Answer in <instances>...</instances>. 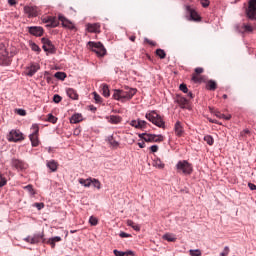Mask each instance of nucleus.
Wrapping results in <instances>:
<instances>
[{
  "instance_id": "obj_1",
  "label": "nucleus",
  "mask_w": 256,
  "mask_h": 256,
  "mask_svg": "<svg viewBox=\"0 0 256 256\" xmlns=\"http://www.w3.org/2000/svg\"><path fill=\"white\" fill-rule=\"evenodd\" d=\"M136 93L137 89L126 86L124 87V89L114 90L112 97L116 101H130V99H133V97H135Z\"/></svg>"
},
{
  "instance_id": "obj_2",
  "label": "nucleus",
  "mask_w": 256,
  "mask_h": 256,
  "mask_svg": "<svg viewBox=\"0 0 256 256\" xmlns=\"http://www.w3.org/2000/svg\"><path fill=\"white\" fill-rule=\"evenodd\" d=\"M176 170L180 175H191V173H193V164L189 163L187 160H180L176 164Z\"/></svg>"
},
{
  "instance_id": "obj_3",
  "label": "nucleus",
  "mask_w": 256,
  "mask_h": 256,
  "mask_svg": "<svg viewBox=\"0 0 256 256\" xmlns=\"http://www.w3.org/2000/svg\"><path fill=\"white\" fill-rule=\"evenodd\" d=\"M146 119H148L150 123H153V125H156V127H160V129H165V121H163V118L161 117V115L157 114V112L152 111L150 113H147Z\"/></svg>"
},
{
  "instance_id": "obj_4",
  "label": "nucleus",
  "mask_w": 256,
  "mask_h": 256,
  "mask_svg": "<svg viewBox=\"0 0 256 256\" xmlns=\"http://www.w3.org/2000/svg\"><path fill=\"white\" fill-rule=\"evenodd\" d=\"M88 47L98 55V57H105L107 55V49H105V46H103V43L101 42H88Z\"/></svg>"
},
{
  "instance_id": "obj_5",
  "label": "nucleus",
  "mask_w": 256,
  "mask_h": 256,
  "mask_svg": "<svg viewBox=\"0 0 256 256\" xmlns=\"http://www.w3.org/2000/svg\"><path fill=\"white\" fill-rule=\"evenodd\" d=\"M0 65L3 67H9L11 65V58H9V52L3 42H0Z\"/></svg>"
},
{
  "instance_id": "obj_6",
  "label": "nucleus",
  "mask_w": 256,
  "mask_h": 256,
  "mask_svg": "<svg viewBox=\"0 0 256 256\" xmlns=\"http://www.w3.org/2000/svg\"><path fill=\"white\" fill-rule=\"evenodd\" d=\"M140 139H143L146 143H161L164 141L165 137L163 135L147 134L142 133L138 134Z\"/></svg>"
},
{
  "instance_id": "obj_7",
  "label": "nucleus",
  "mask_w": 256,
  "mask_h": 256,
  "mask_svg": "<svg viewBox=\"0 0 256 256\" xmlns=\"http://www.w3.org/2000/svg\"><path fill=\"white\" fill-rule=\"evenodd\" d=\"M31 131L32 133L29 135V139L32 143V147H39V125L33 124Z\"/></svg>"
},
{
  "instance_id": "obj_8",
  "label": "nucleus",
  "mask_w": 256,
  "mask_h": 256,
  "mask_svg": "<svg viewBox=\"0 0 256 256\" xmlns=\"http://www.w3.org/2000/svg\"><path fill=\"white\" fill-rule=\"evenodd\" d=\"M26 243H30V245H37V243H45V233L41 232L38 234H34L33 237L28 236L24 238Z\"/></svg>"
},
{
  "instance_id": "obj_9",
  "label": "nucleus",
  "mask_w": 256,
  "mask_h": 256,
  "mask_svg": "<svg viewBox=\"0 0 256 256\" xmlns=\"http://www.w3.org/2000/svg\"><path fill=\"white\" fill-rule=\"evenodd\" d=\"M25 137H23V133L19 130H12L8 135V141L17 143V141H23Z\"/></svg>"
},
{
  "instance_id": "obj_10",
  "label": "nucleus",
  "mask_w": 256,
  "mask_h": 256,
  "mask_svg": "<svg viewBox=\"0 0 256 256\" xmlns=\"http://www.w3.org/2000/svg\"><path fill=\"white\" fill-rule=\"evenodd\" d=\"M185 10L189 14V16H187L188 21H201V16H199V13H197L195 9L186 5Z\"/></svg>"
},
{
  "instance_id": "obj_11",
  "label": "nucleus",
  "mask_w": 256,
  "mask_h": 256,
  "mask_svg": "<svg viewBox=\"0 0 256 256\" xmlns=\"http://www.w3.org/2000/svg\"><path fill=\"white\" fill-rule=\"evenodd\" d=\"M41 43L43 44L42 49L46 53H55V46L53 45V42L49 40V38H42Z\"/></svg>"
},
{
  "instance_id": "obj_12",
  "label": "nucleus",
  "mask_w": 256,
  "mask_h": 256,
  "mask_svg": "<svg viewBox=\"0 0 256 256\" xmlns=\"http://www.w3.org/2000/svg\"><path fill=\"white\" fill-rule=\"evenodd\" d=\"M41 69V66L37 63H32L28 67H26L25 73L28 77H33L37 71Z\"/></svg>"
},
{
  "instance_id": "obj_13",
  "label": "nucleus",
  "mask_w": 256,
  "mask_h": 256,
  "mask_svg": "<svg viewBox=\"0 0 256 256\" xmlns=\"http://www.w3.org/2000/svg\"><path fill=\"white\" fill-rule=\"evenodd\" d=\"M24 13L28 15V17H37V15H39V8H37V6H25Z\"/></svg>"
},
{
  "instance_id": "obj_14",
  "label": "nucleus",
  "mask_w": 256,
  "mask_h": 256,
  "mask_svg": "<svg viewBox=\"0 0 256 256\" xmlns=\"http://www.w3.org/2000/svg\"><path fill=\"white\" fill-rule=\"evenodd\" d=\"M28 33H30V35H34V37H42L43 36V27L30 26V27H28Z\"/></svg>"
},
{
  "instance_id": "obj_15",
  "label": "nucleus",
  "mask_w": 256,
  "mask_h": 256,
  "mask_svg": "<svg viewBox=\"0 0 256 256\" xmlns=\"http://www.w3.org/2000/svg\"><path fill=\"white\" fill-rule=\"evenodd\" d=\"M130 125L131 127H135V129H147V121L145 120H132Z\"/></svg>"
},
{
  "instance_id": "obj_16",
  "label": "nucleus",
  "mask_w": 256,
  "mask_h": 256,
  "mask_svg": "<svg viewBox=\"0 0 256 256\" xmlns=\"http://www.w3.org/2000/svg\"><path fill=\"white\" fill-rule=\"evenodd\" d=\"M59 21H61L62 26L66 29H75V25L69 21V19L65 18V16L59 14L58 16Z\"/></svg>"
},
{
  "instance_id": "obj_17",
  "label": "nucleus",
  "mask_w": 256,
  "mask_h": 256,
  "mask_svg": "<svg viewBox=\"0 0 256 256\" xmlns=\"http://www.w3.org/2000/svg\"><path fill=\"white\" fill-rule=\"evenodd\" d=\"M44 22L48 23L47 27H59V18L57 19V17L49 16L47 19H44Z\"/></svg>"
},
{
  "instance_id": "obj_18",
  "label": "nucleus",
  "mask_w": 256,
  "mask_h": 256,
  "mask_svg": "<svg viewBox=\"0 0 256 256\" xmlns=\"http://www.w3.org/2000/svg\"><path fill=\"white\" fill-rule=\"evenodd\" d=\"M174 133L177 137H183L185 130L183 129V124L177 121L174 125Z\"/></svg>"
},
{
  "instance_id": "obj_19",
  "label": "nucleus",
  "mask_w": 256,
  "mask_h": 256,
  "mask_svg": "<svg viewBox=\"0 0 256 256\" xmlns=\"http://www.w3.org/2000/svg\"><path fill=\"white\" fill-rule=\"evenodd\" d=\"M87 30L89 33H101V25L98 23L88 24Z\"/></svg>"
},
{
  "instance_id": "obj_20",
  "label": "nucleus",
  "mask_w": 256,
  "mask_h": 256,
  "mask_svg": "<svg viewBox=\"0 0 256 256\" xmlns=\"http://www.w3.org/2000/svg\"><path fill=\"white\" fill-rule=\"evenodd\" d=\"M176 101L178 105H180L181 109H187V107H189V100H187L185 97L180 96Z\"/></svg>"
},
{
  "instance_id": "obj_21",
  "label": "nucleus",
  "mask_w": 256,
  "mask_h": 256,
  "mask_svg": "<svg viewBox=\"0 0 256 256\" xmlns=\"http://www.w3.org/2000/svg\"><path fill=\"white\" fill-rule=\"evenodd\" d=\"M12 165L15 167V169H19L20 171H22V169H25V162L19 159H12Z\"/></svg>"
},
{
  "instance_id": "obj_22",
  "label": "nucleus",
  "mask_w": 256,
  "mask_h": 256,
  "mask_svg": "<svg viewBox=\"0 0 256 256\" xmlns=\"http://www.w3.org/2000/svg\"><path fill=\"white\" fill-rule=\"evenodd\" d=\"M66 93H67L68 97H70V99H74V100L79 99V94H77V91L73 88H68L66 90Z\"/></svg>"
},
{
  "instance_id": "obj_23",
  "label": "nucleus",
  "mask_w": 256,
  "mask_h": 256,
  "mask_svg": "<svg viewBox=\"0 0 256 256\" xmlns=\"http://www.w3.org/2000/svg\"><path fill=\"white\" fill-rule=\"evenodd\" d=\"M206 89L208 91H215L217 89V82H215L214 80H209L206 83Z\"/></svg>"
},
{
  "instance_id": "obj_24",
  "label": "nucleus",
  "mask_w": 256,
  "mask_h": 256,
  "mask_svg": "<svg viewBox=\"0 0 256 256\" xmlns=\"http://www.w3.org/2000/svg\"><path fill=\"white\" fill-rule=\"evenodd\" d=\"M162 239L165 241H169L170 243H175L177 241V237H175V234H164Z\"/></svg>"
},
{
  "instance_id": "obj_25",
  "label": "nucleus",
  "mask_w": 256,
  "mask_h": 256,
  "mask_svg": "<svg viewBox=\"0 0 256 256\" xmlns=\"http://www.w3.org/2000/svg\"><path fill=\"white\" fill-rule=\"evenodd\" d=\"M81 121H83V116L81 114H74L70 119V123L73 124L81 123Z\"/></svg>"
},
{
  "instance_id": "obj_26",
  "label": "nucleus",
  "mask_w": 256,
  "mask_h": 256,
  "mask_svg": "<svg viewBox=\"0 0 256 256\" xmlns=\"http://www.w3.org/2000/svg\"><path fill=\"white\" fill-rule=\"evenodd\" d=\"M61 241V237L55 236L53 238L48 239L47 243L51 246L52 249H55V243H59Z\"/></svg>"
},
{
  "instance_id": "obj_27",
  "label": "nucleus",
  "mask_w": 256,
  "mask_h": 256,
  "mask_svg": "<svg viewBox=\"0 0 256 256\" xmlns=\"http://www.w3.org/2000/svg\"><path fill=\"white\" fill-rule=\"evenodd\" d=\"M113 253L115 256H131V255H134L133 251H126V252H123V251H119L117 249L113 250Z\"/></svg>"
},
{
  "instance_id": "obj_28",
  "label": "nucleus",
  "mask_w": 256,
  "mask_h": 256,
  "mask_svg": "<svg viewBox=\"0 0 256 256\" xmlns=\"http://www.w3.org/2000/svg\"><path fill=\"white\" fill-rule=\"evenodd\" d=\"M109 123H112L113 125H117V123H121V117L111 115L110 117H107Z\"/></svg>"
},
{
  "instance_id": "obj_29",
  "label": "nucleus",
  "mask_w": 256,
  "mask_h": 256,
  "mask_svg": "<svg viewBox=\"0 0 256 256\" xmlns=\"http://www.w3.org/2000/svg\"><path fill=\"white\" fill-rule=\"evenodd\" d=\"M191 80L193 81V83H203V81H205L201 74H192Z\"/></svg>"
},
{
  "instance_id": "obj_30",
  "label": "nucleus",
  "mask_w": 256,
  "mask_h": 256,
  "mask_svg": "<svg viewBox=\"0 0 256 256\" xmlns=\"http://www.w3.org/2000/svg\"><path fill=\"white\" fill-rule=\"evenodd\" d=\"M126 224L128 227H132L134 231H141V226L137 225L135 222H133V220H127Z\"/></svg>"
},
{
  "instance_id": "obj_31",
  "label": "nucleus",
  "mask_w": 256,
  "mask_h": 256,
  "mask_svg": "<svg viewBox=\"0 0 256 256\" xmlns=\"http://www.w3.org/2000/svg\"><path fill=\"white\" fill-rule=\"evenodd\" d=\"M47 167L50 168L51 171L55 172L57 171V167H59V165L57 162H55V160H51L47 162Z\"/></svg>"
},
{
  "instance_id": "obj_32",
  "label": "nucleus",
  "mask_w": 256,
  "mask_h": 256,
  "mask_svg": "<svg viewBox=\"0 0 256 256\" xmlns=\"http://www.w3.org/2000/svg\"><path fill=\"white\" fill-rule=\"evenodd\" d=\"M215 115L218 117V119H224L225 121H229L231 119V114L225 115L219 111H216Z\"/></svg>"
},
{
  "instance_id": "obj_33",
  "label": "nucleus",
  "mask_w": 256,
  "mask_h": 256,
  "mask_svg": "<svg viewBox=\"0 0 256 256\" xmlns=\"http://www.w3.org/2000/svg\"><path fill=\"white\" fill-rule=\"evenodd\" d=\"M78 181L80 185H83L84 187H91V178H88V179L80 178Z\"/></svg>"
},
{
  "instance_id": "obj_34",
  "label": "nucleus",
  "mask_w": 256,
  "mask_h": 256,
  "mask_svg": "<svg viewBox=\"0 0 256 256\" xmlns=\"http://www.w3.org/2000/svg\"><path fill=\"white\" fill-rule=\"evenodd\" d=\"M54 77L56 79H59L60 81H65V79L67 78V74L65 72H56L54 74Z\"/></svg>"
},
{
  "instance_id": "obj_35",
  "label": "nucleus",
  "mask_w": 256,
  "mask_h": 256,
  "mask_svg": "<svg viewBox=\"0 0 256 256\" xmlns=\"http://www.w3.org/2000/svg\"><path fill=\"white\" fill-rule=\"evenodd\" d=\"M102 95L105 97H110L111 93L109 91V86L107 84L102 85Z\"/></svg>"
},
{
  "instance_id": "obj_36",
  "label": "nucleus",
  "mask_w": 256,
  "mask_h": 256,
  "mask_svg": "<svg viewBox=\"0 0 256 256\" xmlns=\"http://www.w3.org/2000/svg\"><path fill=\"white\" fill-rule=\"evenodd\" d=\"M156 55L161 59H165L167 57V54L165 53V50H163V49H157Z\"/></svg>"
},
{
  "instance_id": "obj_37",
  "label": "nucleus",
  "mask_w": 256,
  "mask_h": 256,
  "mask_svg": "<svg viewBox=\"0 0 256 256\" xmlns=\"http://www.w3.org/2000/svg\"><path fill=\"white\" fill-rule=\"evenodd\" d=\"M204 141L207 143V145H213V143H215V140L211 135L204 136Z\"/></svg>"
},
{
  "instance_id": "obj_38",
  "label": "nucleus",
  "mask_w": 256,
  "mask_h": 256,
  "mask_svg": "<svg viewBox=\"0 0 256 256\" xmlns=\"http://www.w3.org/2000/svg\"><path fill=\"white\" fill-rule=\"evenodd\" d=\"M91 184L93 187H96V189H101V182L98 179H91Z\"/></svg>"
},
{
  "instance_id": "obj_39",
  "label": "nucleus",
  "mask_w": 256,
  "mask_h": 256,
  "mask_svg": "<svg viewBox=\"0 0 256 256\" xmlns=\"http://www.w3.org/2000/svg\"><path fill=\"white\" fill-rule=\"evenodd\" d=\"M154 167H157L158 169H164L165 164H163L160 159H156L154 161Z\"/></svg>"
},
{
  "instance_id": "obj_40",
  "label": "nucleus",
  "mask_w": 256,
  "mask_h": 256,
  "mask_svg": "<svg viewBox=\"0 0 256 256\" xmlns=\"http://www.w3.org/2000/svg\"><path fill=\"white\" fill-rule=\"evenodd\" d=\"M30 47H31L32 51H35L36 53H41V48L39 47V45H37L35 43H31Z\"/></svg>"
},
{
  "instance_id": "obj_41",
  "label": "nucleus",
  "mask_w": 256,
  "mask_h": 256,
  "mask_svg": "<svg viewBox=\"0 0 256 256\" xmlns=\"http://www.w3.org/2000/svg\"><path fill=\"white\" fill-rule=\"evenodd\" d=\"M243 29L246 33H253V26L250 24H243Z\"/></svg>"
},
{
  "instance_id": "obj_42",
  "label": "nucleus",
  "mask_w": 256,
  "mask_h": 256,
  "mask_svg": "<svg viewBox=\"0 0 256 256\" xmlns=\"http://www.w3.org/2000/svg\"><path fill=\"white\" fill-rule=\"evenodd\" d=\"M7 185V178L0 173V188L5 187Z\"/></svg>"
},
{
  "instance_id": "obj_43",
  "label": "nucleus",
  "mask_w": 256,
  "mask_h": 256,
  "mask_svg": "<svg viewBox=\"0 0 256 256\" xmlns=\"http://www.w3.org/2000/svg\"><path fill=\"white\" fill-rule=\"evenodd\" d=\"M189 255L190 256H201L202 252L199 249L196 250H189Z\"/></svg>"
},
{
  "instance_id": "obj_44",
  "label": "nucleus",
  "mask_w": 256,
  "mask_h": 256,
  "mask_svg": "<svg viewBox=\"0 0 256 256\" xmlns=\"http://www.w3.org/2000/svg\"><path fill=\"white\" fill-rule=\"evenodd\" d=\"M24 189L26 191H28V193H30V195H35V190L33 189V185L29 184V185L25 186Z\"/></svg>"
},
{
  "instance_id": "obj_45",
  "label": "nucleus",
  "mask_w": 256,
  "mask_h": 256,
  "mask_svg": "<svg viewBox=\"0 0 256 256\" xmlns=\"http://www.w3.org/2000/svg\"><path fill=\"white\" fill-rule=\"evenodd\" d=\"M48 121L49 123H57V117H55L53 114H48Z\"/></svg>"
},
{
  "instance_id": "obj_46",
  "label": "nucleus",
  "mask_w": 256,
  "mask_h": 256,
  "mask_svg": "<svg viewBox=\"0 0 256 256\" xmlns=\"http://www.w3.org/2000/svg\"><path fill=\"white\" fill-rule=\"evenodd\" d=\"M89 223H90V225L95 226V225H97V223H99V220H97L96 217L91 216L90 219H89Z\"/></svg>"
},
{
  "instance_id": "obj_47",
  "label": "nucleus",
  "mask_w": 256,
  "mask_h": 256,
  "mask_svg": "<svg viewBox=\"0 0 256 256\" xmlns=\"http://www.w3.org/2000/svg\"><path fill=\"white\" fill-rule=\"evenodd\" d=\"M93 95H94V101L96 103H101V101H102L101 96L99 94H97V92H93Z\"/></svg>"
},
{
  "instance_id": "obj_48",
  "label": "nucleus",
  "mask_w": 256,
  "mask_h": 256,
  "mask_svg": "<svg viewBox=\"0 0 256 256\" xmlns=\"http://www.w3.org/2000/svg\"><path fill=\"white\" fill-rule=\"evenodd\" d=\"M204 71L205 69H203L202 67L195 68L193 75H201V73H203Z\"/></svg>"
},
{
  "instance_id": "obj_49",
  "label": "nucleus",
  "mask_w": 256,
  "mask_h": 256,
  "mask_svg": "<svg viewBox=\"0 0 256 256\" xmlns=\"http://www.w3.org/2000/svg\"><path fill=\"white\" fill-rule=\"evenodd\" d=\"M200 3L204 8H207L209 7V5H211V2L209 0H200Z\"/></svg>"
},
{
  "instance_id": "obj_50",
  "label": "nucleus",
  "mask_w": 256,
  "mask_h": 256,
  "mask_svg": "<svg viewBox=\"0 0 256 256\" xmlns=\"http://www.w3.org/2000/svg\"><path fill=\"white\" fill-rule=\"evenodd\" d=\"M144 43L151 45V47H155V45H157V43H155L153 40H150L149 38H145Z\"/></svg>"
},
{
  "instance_id": "obj_51",
  "label": "nucleus",
  "mask_w": 256,
  "mask_h": 256,
  "mask_svg": "<svg viewBox=\"0 0 256 256\" xmlns=\"http://www.w3.org/2000/svg\"><path fill=\"white\" fill-rule=\"evenodd\" d=\"M61 96H59V94H55L54 96H53V101H54V103H61Z\"/></svg>"
},
{
  "instance_id": "obj_52",
  "label": "nucleus",
  "mask_w": 256,
  "mask_h": 256,
  "mask_svg": "<svg viewBox=\"0 0 256 256\" xmlns=\"http://www.w3.org/2000/svg\"><path fill=\"white\" fill-rule=\"evenodd\" d=\"M229 251H230V249H229L228 246L224 247V250H223L222 253H220V256H227V255H229Z\"/></svg>"
},
{
  "instance_id": "obj_53",
  "label": "nucleus",
  "mask_w": 256,
  "mask_h": 256,
  "mask_svg": "<svg viewBox=\"0 0 256 256\" xmlns=\"http://www.w3.org/2000/svg\"><path fill=\"white\" fill-rule=\"evenodd\" d=\"M16 113L18 115H21V117H25V115H27V111L23 110V109H18L16 110Z\"/></svg>"
},
{
  "instance_id": "obj_54",
  "label": "nucleus",
  "mask_w": 256,
  "mask_h": 256,
  "mask_svg": "<svg viewBox=\"0 0 256 256\" xmlns=\"http://www.w3.org/2000/svg\"><path fill=\"white\" fill-rule=\"evenodd\" d=\"M180 91H182L183 93H187V91H189V89L187 88L186 84H181Z\"/></svg>"
},
{
  "instance_id": "obj_55",
  "label": "nucleus",
  "mask_w": 256,
  "mask_h": 256,
  "mask_svg": "<svg viewBox=\"0 0 256 256\" xmlns=\"http://www.w3.org/2000/svg\"><path fill=\"white\" fill-rule=\"evenodd\" d=\"M150 151H151L152 153H157V152L159 151V146H157V145L151 146V147H150Z\"/></svg>"
},
{
  "instance_id": "obj_56",
  "label": "nucleus",
  "mask_w": 256,
  "mask_h": 256,
  "mask_svg": "<svg viewBox=\"0 0 256 256\" xmlns=\"http://www.w3.org/2000/svg\"><path fill=\"white\" fill-rule=\"evenodd\" d=\"M34 206L38 209V211H41L43 207H45V204L43 203H35Z\"/></svg>"
},
{
  "instance_id": "obj_57",
  "label": "nucleus",
  "mask_w": 256,
  "mask_h": 256,
  "mask_svg": "<svg viewBox=\"0 0 256 256\" xmlns=\"http://www.w3.org/2000/svg\"><path fill=\"white\" fill-rule=\"evenodd\" d=\"M119 237H121L122 239H125L127 237H131V234H127L125 232H120Z\"/></svg>"
},
{
  "instance_id": "obj_58",
  "label": "nucleus",
  "mask_w": 256,
  "mask_h": 256,
  "mask_svg": "<svg viewBox=\"0 0 256 256\" xmlns=\"http://www.w3.org/2000/svg\"><path fill=\"white\" fill-rule=\"evenodd\" d=\"M248 187H249V189H251V191H256V185L255 184L249 183Z\"/></svg>"
},
{
  "instance_id": "obj_59",
  "label": "nucleus",
  "mask_w": 256,
  "mask_h": 256,
  "mask_svg": "<svg viewBox=\"0 0 256 256\" xmlns=\"http://www.w3.org/2000/svg\"><path fill=\"white\" fill-rule=\"evenodd\" d=\"M138 146L140 147V149H145V142H139Z\"/></svg>"
},
{
  "instance_id": "obj_60",
  "label": "nucleus",
  "mask_w": 256,
  "mask_h": 256,
  "mask_svg": "<svg viewBox=\"0 0 256 256\" xmlns=\"http://www.w3.org/2000/svg\"><path fill=\"white\" fill-rule=\"evenodd\" d=\"M9 5L13 6V5H17V1L15 0H8Z\"/></svg>"
},
{
  "instance_id": "obj_61",
  "label": "nucleus",
  "mask_w": 256,
  "mask_h": 256,
  "mask_svg": "<svg viewBox=\"0 0 256 256\" xmlns=\"http://www.w3.org/2000/svg\"><path fill=\"white\" fill-rule=\"evenodd\" d=\"M129 39H130V41H132V43H135V39H137V37H135V36H130Z\"/></svg>"
},
{
  "instance_id": "obj_62",
  "label": "nucleus",
  "mask_w": 256,
  "mask_h": 256,
  "mask_svg": "<svg viewBox=\"0 0 256 256\" xmlns=\"http://www.w3.org/2000/svg\"><path fill=\"white\" fill-rule=\"evenodd\" d=\"M188 97H190L191 99H193V93H192V92H189V93H188Z\"/></svg>"
},
{
  "instance_id": "obj_63",
  "label": "nucleus",
  "mask_w": 256,
  "mask_h": 256,
  "mask_svg": "<svg viewBox=\"0 0 256 256\" xmlns=\"http://www.w3.org/2000/svg\"><path fill=\"white\" fill-rule=\"evenodd\" d=\"M113 145H115V146L117 147V145H119V143L116 142V141H114V142H113Z\"/></svg>"
},
{
  "instance_id": "obj_64",
  "label": "nucleus",
  "mask_w": 256,
  "mask_h": 256,
  "mask_svg": "<svg viewBox=\"0 0 256 256\" xmlns=\"http://www.w3.org/2000/svg\"><path fill=\"white\" fill-rule=\"evenodd\" d=\"M222 97L223 99H227V94H224Z\"/></svg>"
}]
</instances>
